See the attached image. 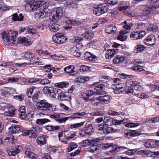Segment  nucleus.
<instances>
[{"instance_id": "obj_22", "label": "nucleus", "mask_w": 159, "mask_h": 159, "mask_svg": "<svg viewBox=\"0 0 159 159\" xmlns=\"http://www.w3.org/2000/svg\"><path fill=\"white\" fill-rule=\"evenodd\" d=\"M104 50L103 52V54L105 58L107 59L109 58V46L108 43H105L104 46Z\"/></svg>"}, {"instance_id": "obj_23", "label": "nucleus", "mask_w": 159, "mask_h": 159, "mask_svg": "<svg viewBox=\"0 0 159 159\" xmlns=\"http://www.w3.org/2000/svg\"><path fill=\"white\" fill-rule=\"evenodd\" d=\"M126 86V83H117L113 84L111 86V89H115L116 88L121 90Z\"/></svg>"}, {"instance_id": "obj_54", "label": "nucleus", "mask_w": 159, "mask_h": 159, "mask_svg": "<svg viewBox=\"0 0 159 159\" xmlns=\"http://www.w3.org/2000/svg\"><path fill=\"white\" fill-rule=\"evenodd\" d=\"M98 149L97 147L95 145H92L88 148L89 151L91 152H93Z\"/></svg>"}, {"instance_id": "obj_1", "label": "nucleus", "mask_w": 159, "mask_h": 159, "mask_svg": "<svg viewBox=\"0 0 159 159\" xmlns=\"http://www.w3.org/2000/svg\"><path fill=\"white\" fill-rule=\"evenodd\" d=\"M48 2H45L44 1H34L33 2H31L26 4L25 8L28 12L34 11L38 8L42 9L44 11L48 6Z\"/></svg>"}, {"instance_id": "obj_37", "label": "nucleus", "mask_w": 159, "mask_h": 159, "mask_svg": "<svg viewBox=\"0 0 159 159\" xmlns=\"http://www.w3.org/2000/svg\"><path fill=\"white\" fill-rule=\"evenodd\" d=\"M77 146V145L76 143H71L69 145V147L67 148V151L68 152H70L72 150L76 148Z\"/></svg>"}, {"instance_id": "obj_52", "label": "nucleus", "mask_w": 159, "mask_h": 159, "mask_svg": "<svg viewBox=\"0 0 159 159\" xmlns=\"http://www.w3.org/2000/svg\"><path fill=\"white\" fill-rule=\"evenodd\" d=\"M65 94L62 93L61 92V91L58 93V99L59 100L63 101Z\"/></svg>"}, {"instance_id": "obj_21", "label": "nucleus", "mask_w": 159, "mask_h": 159, "mask_svg": "<svg viewBox=\"0 0 159 159\" xmlns=\"http://www.w3.org/2000/svg\"><path fill=\"white\" fill-rule=\"evenodd\" d=\"M98 129L102 130L105 134H107L109 133V129L107 124H105L103 125H99Z\"/></svg>"}, {"instance_id": "obj_60", "label": "nucleus", "mask_w": 159, "mask_h": 159, "mask_svg": "<svg viewBox=\"0 0 159 159\" xmlns=\"http://www.w3.org/2000/svg\"><path fill=\"white\" fill-rule=\"evenodd\" d=\"M80 135L81 137H87L88 135H89L86 131L83 130L80 131Z\"/></svg>"}, {"instance_id": "obj_11", "label": "nucleus", "mask_w": 159, "mask_h": 159, "mask_svg": "<svg viewBox=\"0 0 159 159\" xmlns=\"http://www.w3.org/2000/svg\"><path fill=\"white\" fill-rule=\"evenodd\" d=\"M139 134L135 130L132 131L130 130H126L125 131V136L127 138L129 139L134 136L139 135Z\"/></svg>"}, {"instance_id": "obj_38", "label": "nucleus", "mask_w": 159, "mask_h": 159, "mask_svg": "<svg viewBox=\"0 0 159 159\" xmlns=\"http://www.w3.org/2000/svg\"><path fill=\"white\" fill-rule=\"evenodd\" d=\"M146 47L143 45H136L135 47V50H136V52H142L143 51Z\"/></svg>"}, {"instance_id": "obj_63", "label": "nucleus", "mask_w": 159, "mask_h": 159, "mask_svg": "<svg viewBox=\"0 0 159 159\" xmlns=\"http://www.w3.org/2000/svg\"><path fill=\"white\" fill-rule=\"evenodd\" d=\"M134 92L136 93H138V92L140 91V90L141 88V86L139 85H135L134 83Z\"/></svg>"}, {"instance_id": "obj_46", "label": "nucleus", "mask_w": 159, "mask_h": 159, "mask_svg": "<svg viewBox=\"0 0 159 159\" xmlns=\"http://www.w3.org/2000/svg\"><path fill=\"white\" fill-rule=\"evenodd\" d=\"M83 38L77 36L74 37L71 40L72 43H77L82 40H83Z\"/></svg>"}, {"instance_id": "obj_62", "label": "nucleus", "mask_w": 159, "mask_h": 159, "mask_svg": "<svg viewBox=\"0 0 159 159\" xmlns=\"http://www.w3.org/2000/svg\"><path fill=\"white\" fill-rule=\"evenodd\" d=\"M104 86H105L103 84H101L97 86L95 89L97 91H98L97 92H100L102 91L101 90L103 89Z\"/></svg>"}, {"instance_id": "obj_15", "label": "nucleus", "mask_w": 159, "mask_h": 159, "mask_svg": "<svg viewBox=\"0 0 159 159\" xmlns=\"http://www.w3.org/2000/svg\"><path fill=\"white\" fill-rule=\"evenodd\" d=\"M50 117L51 118L55 119V120L56 121L60 123L64 122L68 119V117L58 119L60 117V116L59 115L57 114L50 115Z\"/></svg>"}, {"instance_id": "obj_16", "label": "nucleus", "mask_w": 159, "mask_h": 159, "mask_svg": "<svg viewBox=\"0 0 159 159\" xmlns=\"http://www.w3.org/2000/svg\"><path fill=\"white\" fill-rule=\"evenodd\" d=\"M60 25L53 21H51L49 25L50 30L53 32H57L59 29Z\"/></svg>"}, {"instance_id": "obj_5", "label": "nucleus", "mask_w": 159, "mask_h": 159, "mask_svg": "<svg viewBox=\"0 0 159 159\" xmlns=\"http://www.w3.org/2000/svg\"><path fill=\"white\" fill-rule=\"evenodd\" d=\"M105 92L104 91L100 92H94L90 90L87 91L85 93H83L81 95V98L87 101H89L90 98L89 97L94 94L100 95L102 94H104Z\"/></svg>"}, {"instance_id": "obj_50", "label": "nucleus", "mask_w": 159, "mask_h": 159, "mask_svg": "<svg viewBox=\"0 0 159 159\" xmlns=\"http://www.w3.org/2000/svg\"><path fill=\"white\" fill-rule=\"evenodd\" d=\"M132 84H131V85L128 88V90L127 93H133L134 92V82H133Z\"/></svg>"}, {"instance_id": "obj_30", "label": "nucleus", "mask_w": 159, "mask_h": 159, "mask_svg": "<svg viewBox=\"0 0 159 159\" xmlns=\"http://www.w3.org/2000/svg\"><path fill=\"white\" fill-rule=\"evenodd\" d=\"M93 36V32L91 31H86L85 33V38L86 39L90 40Z\"/></svg>"}, {"instance_id": "obj_19", "label": "nucleus", "mask_w": 159, "mask_h": 159, "mask_svg": "<svg viewBox=\"0 0 159 159\" xmlns=\"http://www.w3.org/2000/svg\"><path fill=\"white\" fill-rule=\"evenodd\" d=\"M12 20L14 21H21L23 20L24 16L22 14H20L19 16L16 13H14L12 15Z\"/></svg>"}, {"instance_id": "obj_2", "label": "nucleus", "mask_w": 159, "mask_h": 159, "mask_svg": "<svg viewBox=\"0 0 159 159\" xmlns=\"http://www.w3.org/2000/svg\"><path fill=\"white\" fill-rule=\"evenodd\" d=\"M17 35V33L15 32L12 33L11 31L10 32L8 31H4L0 34V36L3 39L4 43L9 46L16 45L15 39Z\"/></svg>"}, {"instance_id": "obj_40", "label": "nucleus", "mask_w": 159, "mask_h": 159, "mask_svg": "<svg viewBox=\"0 0 159 159\" xmlns=\"http://www.w3.org/2000/svg\"><path fill=\"white\" fill-rule=\"evenodd\" d=\"M52 90H53V88L52 87H45L43 88V91L45 93H48L50 95Z\"/></svg>"}, {"instance_id": "obj_13", "label": "nucleus", "mask_w": 159, "mask_h": 159, "mask_svg": "<svg viewBox=\"0 0 159 159\" xmlns=\"http://www.w3.org/2000/svg\"><path fill=\"white\" fill-rule=\"evenodd\" d=\"M35 11H36L35 16L37 18H43L46 16V13L42 9L38 8L37 10H35Z\"/></svg>"}, {"instance_id": "obj_33", "label": "nucleus", "mask_w": 159, "mask_h": 159, "mask_svg": "<svg viewBox=\"0 0 159 159\" xmlns=\"http://www.w3.org/2000/svg\"><path fill=\"white\" fill-rule=\"evenodd\" d=\"M50 121V120L47 119H37L36 123L38 125H42Z\"/></svg>"}, {"instance_id": "obj_29", "label": "nucleus", "mask_w": 159, "mask_h": 159, "mask_svg": "<svg viewBox=\"0 0 159 159\" xmlns=\"http://www.w3.org/2000/svg\"><path fill=\"white\" fill-rule=\"evenodd\" d=\"M22 57L27 59L33 58L34 56V54L32 52L28 51L21 54Z\"/></svg>"}, {"instance_id": "obj_27", "label": "nucleus", "mask_w": 159, "mask_h": 159, "mask_svg": "<svg viewBox=\"0 0 159 159\" xmlns=\"http://www.w3.org/2000/svg\"><path fill=\"white\" fill-rule=\"evenodd\" d=\"M5 88L6 89L5 91L2 92L1 93V95L2 96H5L7 93H13L15 91V89L12 88Z\"/></svg>"}, {"instance_id": "obj_6", "label": "nucleus", "mask_w": 159, "mask_h": 159, "mask_svg": "<svg viewBox=\"0 0 159 159\" xmlns=\"http://www.w3.org/2000/svg\"><path fill=\"white\" fill-rule=\"evenodd\" d=\"M36 106L38 109L41 111L49 110L51 107V105L50 104L43 100L37 102Z\"/></svg>"}, {"instance_id": "obj_47", "label": "nucleus", "mask_w": 159, "mask_h": 159, "mask_svg": "<svg viewBox=\"0 0 159 159\" xmlns=\"http://www.w3.org/2000/svg\"><path fill=\"white\" fill-rule=\"evenodd\" d=\"M127 37L126 35L124 34H120L117 36V39L120 41H125L127 38Z\"/></svg>"}, {"instance_id": "obj_18", "label": "nucleus", "mask_w": 159, "mask_h": 159, "mask_svg": "<svg viewBox=\"0 0 159 159\" xmlns=\"http://www.w3.org/2000/svg\"><path fill=\"white\" fill-rule=\"evenodd\" d=\"M47 136L43 135L38 137L36 141L38 144L40 146H42L46 143V138Z\"/></svg>"}, {"instance_id": "obj_26", "label": "nucleus", "mask_w": 159, "mask_h": 159, "mask_svg": "<svg viewBox=\"0 0 159 159\" xmlns=\"http://www.w3.org/2000/svg\"><path fill=\"white\" fill-rule=\"evenodd\" d=\"M144 145L147 148H154L153 140H147L145 141Z\"/></svg>"}, {"instance_id": "obj_31", "label": "nucleus", "mask_w": 159, "mask_h": 159, "mask_svg": "<svg viewBox=\"0 0 159 159\" xmlns=\"http://www.w3.org/2000/svg\"><path fill=\"white\" fill-rule=\"evenodd\" d=\"M131 69L135 71L140 72L144 70L143 67L140 65H134L133 66Z\"/></svg>"}, {"instance_id": "obj_43", "label": "nucleus", "mask_w": 159, "mask_h": 159, "mask_svg": "<svg viewBox=\"0 0 159 159\" xmlns=\"http://www.w3.org/2000/svg\"><path fill=\"white\" fill-rule=\"evenodd\" d=\"M20 152V150L17 148H15V149L14 151H8L7 153L9 156L15 155L18 153Z\"/></svg>"}, {"instance_id": "obj_49", "label": "nucleus", "mask_w": 159, "mask_h": 159, "mask_svg": "<svg viewBox=\"0 0 159 159\" xmlns=\"http://www.w3.org/2000/svg\"><path fill=\"white\" fill-rule=\"evenodd\" d=\"M84 122H82L79 123H76L73 125H72L70 126L71 128H77L78 127H80L83 125L84 124Z\"/></svg>"}, {"instance_id": "obj_58", "label": "nucleus", "mask_w": 159, "mask_h": 159, "mask_svg": "<svg viewBox=\"0 0 159 159\" xmlns=\"http://www.w3.org/2000/svg\"><path fill=\"white\" fill-rule=\"evenodd\" d=\"M50 81L47 79H43L40 81V84L43 85H46L49 84Z\"/></svg>"}, {"instance_id": "obj_8", "label": "nucleus", "mask_w": 159, "mask_h": 159, "mask_svg": "<svg viewBox=\"0 0 159 159\" xmlns=\"http://www.w3.org/2000/svg\"><path fill=\"white\" fill-rule=\"evenodd\" d=\"M52 39L53 41L57 43H62L65 42L66 39L61 34H57L52 36Z\"/></svg>"}, {"instance_id": "obj_56", "label": "nucleus", "mask_w": 159, "mask_h": 159, "mask_svg": "<svg viewBox=\"0 0 159 159\" xmlns=\"http://www.w3.org/2000/svg\"><path fill=\"white\" fill-rule=\"evenodd\" d=\"M41 80L39 78H31L28 81L29 83H34L39 82Z\"/></svg>"}, {"instance_id": "obj_28", "label": "nucleus", "mask_w": 159, "mask_h": 159, "mask_svg": "<svg viewBox=\"0 0 159 159\" xmlns=\"http://www.w3.org/2000/svg\"><path fill=\"white\" fill-rule=\"evenodd\" d=\"M15 108L12 107H9L8 110L4 113L5 115L12 116L14 115Z\"/></svg>"}, {"instance_id": "obj_24", "label": "nucleus", "mask_w": 159, "mask_h": 159, "mask_svg": "<svg viewBox=\"0 0 159 159\" xmlns=\"http://www.w3.org/2000/svg\"><path fill=\"white\" fill-rule=\"evenodd\" d=\"M25 154L29 157L32 159H36L37 157V156L34 154L30 151V148L27 149L25 152Z\"/></svg>"}, {"instance_id": "obj_9", "label": "nucleus", "mask_w": 159, "mask_h": 159, "mask_svg": "<svg viewBox=\"0 0 159 159\" xmlns=\"http://www.w3.org/2000/svg\"><path fill=\"white\" fill-rule=\"evenodd\" d=\"M145 44L148 46L154 45L156 42V39L155 36L151 34L148 36L144 40Z\"/></svg>"}, {"instance_id": "obj_25", "label": "nucleus", "mask_w": 159, "mask_h": 159, "mask_svg": "<svg viewBox=\"0 0 159 159\" xmlns=\"http://www.w3.org/2000/svg\"><path fill=\"white\" fill-rule=\"evenodd\" d=\"M74 67L72 66H70L66 67L64 68V70L67 73H68L69 75H74L75 74L73 73L74 72V71L73 70Z\"/></svg>"}, {"instance_id": "obj_3", "label": "nucleus", "mask_w": 159, "mask_h": 159, "mask_svg": "<svg viewBox=\"0 0 159 159\" xmlns=\"http://www.w3.org/2000/svg\"><path fill=\"white\" fill-rule=\"evenodd\" d=\"M141 10L147 15L153 14L156 11V7L152 5H142L140 6Z\"/></svg>"}, {"instance_id": "obj_45", "label": "nucleus", "mask_w": 159, "mask_h": 159, "mask_svg": "<svg viewBox=\"0 0 159 159\" xmlns=\"http://www.w3.org/2000/svg\"><path fill=\"white\" fill-rule=\"evenodd\" d=\"M27 30L28 33L34 34L36 33V31L32 26H30L27 28Z\"/></svg>"}, {"instance_id": "obj_57", "label": "nucleus", "mask_w": 159, "mask_h": 159, "mask_svg": "<svg viewBox=\"0 0 159 159\" xmlns=\"http://www.w3.org/2000/svg\"><path fill=\"white\" fill-rule=\"evenodd\" d=\"M34 89H35V87H33L30 88L28 90V92L27 93V95L28 97L30 98L32 96V93L33 92Z\"/></svg>"}, {"instance_id": "obj_39", "label": "nucleus", "mask_w": 159, "mask_h": 159, "mask_svg": "<svg viewBox=\"0 0 159 159\" xmlns=\"http://www.w3.org/2000/svg\"><path fill=\"white\" fill-rule=\"evenodd\" d=\"M125 25L123 26V28L125 30H130L131 29L133 24L132 23L127 22L126 21L124 22Z\"/></svg>"}, {"instance_id": "obj_32", "label": "nucleus", "mask_w": 159, "mask_h": 159, "mask_svg": "<svg viewBox=\"0 0 159 159\" xmlns=\"http://www.w3.org/2000/svg\"><path fill=\"white\" fill-rule=\"evenodd\" d=\"M85 128L86 129V131L89 135L92 134L93 132V128L92 126V125L90 124L85 126Z\"/></svg>"}, {"instance_id": "obj_42", "label": "nucleus", "mask_w": 159, "mask_h": 159, "mask_svg": "<svg viewBox=\"0 0 159 159\" xmlns=\"http://www.w3.org/2000/svg\"><path fill=\"white\" fill-rule=\"evenodd\" d=\"M125 120H114L112 121V124L114 125H119L125 122Z\"/></svg>"}, {"instance_id": "obj_14", "label": "nucleus", "mask_w": 159, "mask_h": 159, "mask_svg": "<svg viewBox=\"0 0 159 159\" xmlns=\"http://www.w3.org/2000/svg\"><path fill=\"white\" fill-rule=\"evenodd\" d=\"M95 7L98 9V11L102 12V14L106 12L108 10V6L105 3L99 4Z\"/></svg>"}, {"instance_id": "obj_17", "label": "nucleus", "mask_w": 159, "mask_h": 159, "mask_svg": "<svg viewBox=\"0 0 159 159\" xmlns=\"http://www.w3.org/2000/svg\"><path fill=\"white\" fill-rule=\"evenodd\" d=\"M20 131V127L19 125L12 126L9 128V132L12 134L19 133Z\"/></svg>"}, {"instance_id": "obj_34", "label": "nucleus", "mask_w": 159, "mask_h": 159, "mask_svg": "<svg viewBox=\"0 0 159 159\" xmlns=\"http://www.w3.org/2000/svg\"><path fill=\"white\" fill-rule=\"evenodd\" d=\"M68 84L69 83L68 82H62L56 83L55 84V86L60 88H63L67 87Z\"/></svg>"}, {"instance_id": "obj_41", "label": "nucleus", "mask_w": 159, "mask_h": 159, "mask_svg": "<svg viewBox=\"0 0 159 159\" xmlns=\"http://www.w3.org/2000/svg\"><path fill=\"white\" fill-rule=\"evenodd\" d=\"M61 90L58 89L54 88H53V90L50 94L51 96L53 98H55L56 95L58 94V93Z\"/></svg>"}, {"instance_id": "obj_53", "label": "nucleus", "mask_w": 159, "mask_h": 159, "mask_svg": "<svg viewBox=\"0 0 159 159\" xmlns=\"http://www.w3.org/2000/svg\"><path fill=\"white\" fill-rule=\"evenodd\" d=\"M93 11L94 14L97 15L98 16H99L102 14L101 12H102L100 11H98V9H97L95 7L93 8Z\"/></svg>"}, {"instance_id": "obj_55", "label": "nucleus", "mask_w": 159, "mask_h": 159, "mask_svg": "<svg viewBox=\"0 0 159 159\" xmlns=\"http://www.w3.org/2000/svg\"><path fill=\"white\" fill-rule=\"evenodd\" d=\"M135 95L141 98H145L147 97L146 96H147L143 93H136L135 92Z\"/></svg>"}, {"instance_id": "obj_35", "label": "nucleus", "mask_w": 159, "mask_h": 159, "mask_svg": "<svg viewBox=\"0 0 159 159\" xmlns=\"http://www.w3.org/2000/svg\"><path fill=\"white\" fill-rule=\"evenodd\" d=\"M46 128L49 131H54L60 129V127L59 126L48 125Z\"/></svg>"}, {"instance_id": "obj_7", "label": "nucleus", "mask_w": 159, "mask_h": 159, "mask_svg": "<svg viewBox=\"0 0 159 159\" xmlns=\"http://www.w3.org/2000/svg\"><path fill=\"white\" fill-rule=\"evenodd\" d=\"M146 34V32L144 31H134L132 32L130 35V37L134 40H136L140 39Z\"/></svg>"}, {"instance_id": "obj_61", "label": "nucleus", "mask_w": 159, "mask_h": 159, "mask_svg": "<svg viewBox=\"0 0 159 159\" xmlns=\"http://www.w3.org/2000/svg\"><path fill=\"white\" fill-rule=\"evenodd\" d=\"M104 86H105L103 84H101L97 86L95 89L97 91H98L97 92H100L102 91L101 90L103 89Z\"/></svg>"}, {"instance_id": "obj_51", "label": "nucleus", "mask_w": 159, "mask_h": 159, "mask_svg": "<svg viewBox=\"0 0 159 159\" xmlns=\"http://www.w3.org/2000/svg\"><path fill=\"white\" fill-rule=\"evenodd\" d=\"M51 67L52 65L50 64L45 65L44 67L43 70L45 72H49L52 70V68Z\"/></svg>"}, {"instance_id": "obj_10", "label": "nucleus", "mask_w": 159, "mask_h": 159, "mask_svg": "<svg viewBox=\"0 0 159 159\" xmlns=\"http://www.w3.org/2000/svg\"><path fill=\"white\" fill-rule=\"evenodd\" d=\"M17 41L18 43H21L25 46H28L31 43L30 40L25 37H19L17 39Z\"/></svg>"}, {"instance_id": "obj_4", "label": "nucleus", "mask_w": 159, "mask_h": 159, "mask_svg": "<svg viewBox=\"0 0 159 159\" xmlns=\"http://www.w3.org/2000/svg\"><path fill=\"white\" fill-rule=\"evenodd\" d=\"M63 14V11L62 8L59 7L54 9L51 12L50 18L52 17L53 20L56 21L59 20L62 16Z\"/></svg>"}, {"instance_id": "obj_59", "label": "nucleus", "mask_w": 159, "mask_h": 159, "mask_svg": "<svg viewBox=\"0 0 159 159\" xmlns=\"http://www.w3.org/2000/svg\"><path fill=\"white\" fill-rule=\"evenodd\" d=\"M110 30H111L110 34L116 33L117 28L115 26L110 25Z\"/></svg>"}, {"instance_id": "obj_44", "label": "nucleus", "mask_w": 159, "mask_h": 159, "mask_svg": "<svg viewBox=\"0 0 159 159\" xmlns=\"http://www.w3.org/2000/svg\"><path fill=\"white\" fill-rule=\"evenodd\" d=\"M139 124L138 123H133L132 122L126 123L125 126L128 128H132L137 126L139 125Z\"/></svg>"}, {"instance_id": "obj_64", "label": "nucleus", "mask_w": 159, "mask_h": 159, "mask_svg": "<svg viewBox=\"0 0 159 159\" xmlns=\"http://www.w3.org/2000/svg\"><path fill=\"white\" fill-rule=\"evenodd\" d=\"M148 29L149 31L155 32L157 30L158 28L156 25H152Z\"/></svg>"}, {"instance_id": "obj_36", "label": "nucleus", "mask_w": 159, "mask_h": 159, "mask_svg": "<svg viewBox=\"0 0 159 159\" xmlns=\"http://www.w3.org/2000/svg\"><path fill=\"white\" fill-rule=\"evenodd\" d=\"M89 101L91 102V103L94 106H97L100 103V101L97 98H93L92 99L90 98Z\"/></svg>"}, {"instance_id": "obj_48", "label": "nucleus", "mask_w": 159, "mask_h": 159, "mask_svg": "<svg viewBox=\"0 0 159 159\" xmlns=\"http://www.w3.org/2000/svg\"><path fill=\"white\" fill-rule=\"evenodd\" d=\"M75 82L77 83H83L85 82L84 76H79L75 78L74 80Z\"/></svg>"}, {"instance_id": "obj_20", "label": "nucleus", "mask_w": 159, "mask_h": 159, "mask_svg": "<svg viewBox=\"0 0 159 159\" xmlns=\"http://www.w3.org/2000/svg\"><path fill=\"white\" fill-rule=\"evenodd\" d=\"M120 45V44L117 43H114L112 45V47L113 48H116L115 49L110 50V57H113L118 51V49H116Z\"/></svg>"}, {"instance_id": "obj_12", "label": "nucleus", "mask_w": 159, "mask_h": 159, "mask_svg": "<svg viewBox=\"0 0 159 159\" xmlns=\"http://www.w3.org/2000/svg\"><path fill=\"white\" fill-rule=\"evenodd\" d=\"M110 148L111 147V150H110L111 152H117L123 149H127V148L124 147H119L118 148L116 144H114L113 143H110Z\"/></svg>"}]
</instances>
